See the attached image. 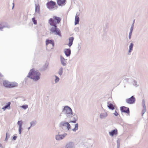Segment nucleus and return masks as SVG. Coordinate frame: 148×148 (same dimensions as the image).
<instances>
[{
	"mask_svg": "<svg viewBox=\"0 0 148 148\" xmlns=\"http://www.w3.org/2000/svg\"><path fill=\"white\" fill-rule=\"evenodd\" d=\"M61 20L60 18L56 16H53L52 18H51L49 20L48 23L51 26L50 29V34H54L60 37L61 36L60 31L57 26V24H59Z\"/></svg>",
	"mask_w": 148,
	"mask_h": 148,
	"instance_id": "obj_1",
	"label": "nucleus"
},
{
	"mask_svg": "<svg viewBox=\"0 0 148 148\" xmlns=\"http://www.w3.org/2000/svg\"><path fill=\"white\" fill-rule=\"evenodd\" d=\"M40 73L34 69H31L28 73L27 77L32 79L34 81L37 82L40 79Z\"/></svg>",
	"mask_w": 148,
	"mask_h": 148,
	"instance_id": "obj_2",
	"label": "nucleus"
},
{
	"mask_svg": "<svg viewBox=\"0 0 148 148\" xmlns=\"http://www.w3.org/2000/svg\"><path fill=\"white\" fill-rule=\"evenodd\" d=\"M62 112L68 118L72 117L73 115V112L71 108L68 106H66L64 108Z\"/></svg>",
	"mask_w": 148,
	"mask_h": 148,
	"instance_id": "obj_3",
	"label": "nucleus"
},
{
	"mask_svg": "<svg viewBox=\"0 0 148 148\" xmlns=\"http://www.w3.org/2000/svg\"><path fill=\"white\" fill-rule=\"evenodd\" d=\"M3 84L5 87L8 88H13L17 85V84L16 83L10 82L7 81H4Z\"/></svg>",
	"mask_w": 148,
	"mask_h": 148,
	"instance_id": "obj_4",
	"label": "nucleus"
},
{
	"mask_svg": "<svg viewBox=\"0 0 148 148\" xmlns=\"http://www.w3.org/2000/svg\"><path fill=\"white\" fill-rule=\"evenodd\" d=\"M60 127L62 128H66L68 131L71 129V126L70 125L68 122L65 121H62L60 123Z\"/></svg>",
	"mask_w": 148,
	"mask_h": 148,
	"instance_id": "obj_5",
	"label": "nucleus"
},
{
	"mask_svg": "<svg viewBox=\"0 0 148 148\" xmlns=\"http://www.w3.org/2000/svg\"><path fill=\"white\" fill-rule=\"evenodd\" d=\"M67 135V134L66 133L60 134V132H58V134L55 135V139L57 140L60 141L64 139Z\"/></svg>",
	"mask_w": 148,
	"mask_h": 148,
	"instance_id": "obj_6",
	"label": "nucleus"
},
{
	"mask_svg": "<svg viewBox=\"0 0 148 148\" xmlns=\"http://www.w3.org/2000/svg\"><path fill=\"white\" fill-rule=\"evenodd\" d=\"M56 4V3L55 2L52 1H51L47 3V6L48 9H52L54 8V6Z\"/></svg>",
	"mask_w": 148,
	"mask_h": 148,
	"instance_id": "obj_7",
	"label": "nucleus"
},
{
	"mask_svg": "<svg viewBox=\"0 0 148 148\" xmlns=\"http://www.w3.org/2000/svg\"><path fill=\"white\" fill-rule=\"evenodd\" d=\"M120 110L122 112L126 113L130 115V110L128 108L125 106H121L120 107Z\"/></svg>",
	"mask_w": 148,
	"mask_h": 148,
	"instance_id": "obj_8",
	"label": "nucleus"
},
{
	"mask_svg": "<svg viewBox=\"0 0 148 148\" xmlns=\"http://www.w3.org/2000/svg\"><path fill=\"white\" fill-rule=\"evenodd\" d=\"M135 99L134 96H132L130 98L126 100V103L128 104H132L135 103Z\"/></svg>",
	"mask_w": 148,
	"mask_h": 148,
	"instance_id": "obj_9",
	"label": "nucleus"
},
{
	"mask_svg": "<svg viewBox=\"0 0 148 148\" xmlns=\"http://www.w3.org/2000/svg\"><path fill=\"white\" fill-rule=\"evenodd\" d=\"M65 148H75V146L73 142H70L66 144Z\"/></svg>",
	"mask_w": 148,
	"mask_h": 148,
	"instance_id": "obj_10",
	"label": "nucleus"
},
{
	"mask_svg": "<svg viewBox=\"0 0 148 148\" xmlns=\"http://www.w3.org/2000/svg\"><path fill=\"white\" fill-rule=\"evenodd\" d=\"M108 114L106 112H101L100 114L99 117L101 119H105L108 116Z\"/></svg>",
	"mask_w": 148,
	"mask_h": 148,
	"instance_id": "obj_11",
	"label": "nucleus"
},
{
	"mask_svg": "<svg viewBox=\"0 0 148 148\" xmlns=\"http://www.w3.org/2000/svg\"><path fill=\"white\" fill-rule=\"evenodd\" d=\"M67 59H65L62 56H60V61L61 64L63 66H66L67 64Z\"/></svg>",
	"mask_w": 148,
	"mask_h": 148,
	"instance_id": "obj_12",
	"label": "nucleus"
},
{
	"mask_svg": "<svg viewBox=\"0 0 148 148\" xmlns=\"http://www.w3.org/2000/svg\"><path fill=\"white\" fill-rule=\"evenodd\" d=\"M142 103L143 107V109L142 111V115L143 116L146 111V107L145 104V101L144 100H143Z\"/></svg>",
	"mask_w": 148,
	"mask_h": 148,
	"instance_id": "obj_13",
	"label": "nucleus"
},
{
	"mask_svg": "<svg viewBox=\"0 0 148 148\" xmlns=\"http://www.w3.org/2000/svg\"><path fill=\"white\" fill-rule=\"evenodd\" d=\"M22 121H18L17 122V124L19 126L18 131L19 133L20 134L21 133V130L22 129Z\"/></svg>",
	"mask_w": 148,
	"mask_h": 148,
	"instance_id": "obj_14",
	"label": "nucleus"
},
{
	"mask_svg": "<svg viewBox=\"0 0 148 148\" xmlns=\"http://www.w3.org/2000/svg\"><path fill=\"white\" fill-rule=\"evenodd\" d=\"M64 53L67 57L69 56L71 53V51L70 49H66L64 50Z\"/></svg>",
	"mask_w": 148,
	"mask_h": 148,
	"instance_id": "obj_15",
	"label": "nucleus"
},
{
	"mask_svg": "<svg viewBox=\"0 0 148 148\" xmlns=\"http://www.w3.org/2000/svg\"><path fill=\"white\" fill-rule=\"evenodd\" d=\"M118 131L116 129L113 130L109 132V134L112 136H113L114 135H116Z\"/></svg>",
	"mask_w": 148,
	"mask_h": 148,
	"instance_id": "obj_16",
	"label": "nucleus"
},
{
	"mask_svg": "<svg viewBox=\"0 0 148 148\" xmlns=\"http://www.w3.org/2000/svg\"><path fill=\"white\" fill-rule=\"evenodd\" d=\"M46 46H47L49 44H51L52 45V47L51 49H52L54 47V40H46Z\"/></svg>",
	"mask_w": 148,
	"mask_h": 148,
	"instance_id": "obj_17",
	"label": "nucleus"
},
{
	"mask_svg": "<svg viewBox=\"0 0 148 148\" xmlns=\"http://www.w3.org/2000/svg\"><path fill=\"white\" fill-rule=\"evenodd\" d=\"M74 38L73 37H70L69 39V43L68 45L69 47H71L73 44V42L74 40Z\"/></svg>",
	"mask_w": 148,
	"mask_h": 148,
	"instance_id": "obj_18",
	"label": "nucleus"
},
{
	"mask_svg": "<svg viewBox=\"0 0 148 148\" xmlns=\"http://www.w3.org/2000/svg\"><path fill=\"white\" fill-rule=\"evenodd\" d=\"M77 13L76 14L75 17V25H76L78 24L79 23V18L78 16L79 14H77Z\"/></svg>",
	"mask_w": 148,
	"mask_h": 148,
	"instance_id": "obj_19",
	"label": "nucleus"
},
{
	"mask_svg": "<svg viewBox=\"0 0 148 148\" xmlns=\"http://www.w3.org/2000/svg\"><path fill=\"white\" fill-rule=\"evenodd\" d=\"M72 119L69 122L75 123L77 120V117L76 115H72Z\"/></svg>",
	"mask_w": 148,
	"mask_h": 148,
	"instance_id": "obj_20",
	"label": "nucleus"
},
{
	"mask_svg": "<svg viewBox=\"0 0 148 148\" xmlns=\"http://www.w3.org/2000/svg\"><path fill=\"white\" fill-rule=\"evenodd\" d=\"M66 0H58L57 3L59 5L61 6L62 5H64V4L65 3Z\"/></svg>",
	"mask_w": 148,
	"mask_h": 148,
	"instance_id": "obj_21",
	"label": "nucleus"
},
{
	"mask_svg": "<svg viewBox=\"0 0 148 148\" xmlns=\"http://www.w3.org/2000/svg\"><path fill=\"white\" fill-rule=\"evenodd\" d=\"M108 107L109 109L112 110H113L114 109V107L113 105L112 104L109 103V102H108Z\"/></svg>",
	"mask_w": 148,
	"mask_h": 148,
	"instance_id": "obj_22",
	"label": "nucleus"
},
{
	"mask_svg": "<svg viewBox=\"0 0 148 148\" xmlns=\"http://www.w3.org/2000/svg\"><path fill=\"white\" fill-rule=\"evenodd\" d=\"M133 46L134 44L132 43H131L130 45L129 46V49L128 51V53H131L132 51Z\"/></svg>",
	"mask_w": 148,
	"mask_h": 148,
	"instance_id": "obj_23",
	"label": "nucleus"
},
{
	"mask_svg": "<svg viewBox=\"0 0 148 148\" xmlns=\"http://www.w3.org/2000/svg\"><path fill=\"white\" fill-rule=\"evenodd\" d=\"M58 74L60 76H61L63 73V68L62 67H61L59 69L58 71Z\"/></svg>",
	"mask_w": 148,
	"mask_h": 148,
	"instance_id": "obj_24",
	"label": "nucleus"
},
{
	"mask_svg": "<svg viewBox=\"0 0 148 148\" xmlns=\"http://www.w3.org/2000/svg\"><path fill=\"white\" fill-rule=\"evenodd\" d=\"M35 12H38L39 11V6L38 4H35Z\"/></svg>",
	"mask_w": 148,
	"mask_h": 148,
	"instance_id": "obj_25",
	"label": "nucleus"
},
{
	"mask_svg": "<svg viewBox=\"0 0 148 148\" xmlns=\"http://www.w3.org/2000/svg\"><path fill=\"white\" fill-rule=\"evenodd\" d=\"M78 123H76L75 124V128L72 130L74 132H76L78 129Z\"/></svg>",
	"mask_w": 148,
	"mask_h": 148,
	"instance_id": "obj_26",
	"label": "nucleus"
},
{
	"mask_svg": "<svg viewBox=\"0 0 148 148\" xmlns=\"http://www.w3.org/2000/svg\"><path fill=\"white\" fill-rule=\"evenodd\" d=\"M4 23H2L1 24H0V30L1 31L2 30V29H3V28L5 27H8V28H9V27H8V26L7 25H3V26H2L3 25V24H4Z\"/></svg>",
	"mask_w": 148,
	"mask_h": 148,
	"instance_id": "obj_27",
	"label": "nucleus"
},
{
	"mask_svg": "<svg viewBox=\"0 0 148 148\" xmlns=\"http://www.w3.org/2000/svg\"><path fill=\"white\" fill-rule=\"evenodd\" d=\"M36 123V121H32L30 123L31 127L35 125Z\"/></svg>",
	"mask_w": 148,
	"mask_h": 148,
	"instance_id": "obj_28",
	"label": "nucleus"
},
{
	"mask_svg": "<svg viewBox=\"0 0 148 148\" xmlns=\"http://www.w3.org/2000/svg\"><path fill=\"white\" fill-rule=\"evenodd\" d=\"M55 77L56 79L55 80V83H58L60 79L56 75H55Z\"/></svg>",
	"mask_w": 148,
	"mask_h": 148,
	"instance_id": "obj_29",
	"label": "nucleus"
},
{
	"mask_svg": "<svg viewBox=\"0 0 148 148\" xmlns=\"http://www.w3.org/2000/svg\"><path fill=\"white\" fill-rule=\"evenodd\" d=\"M117 148H119L120 146V140L118 139L117 141Z\"/></svg>",
	"mask_w": 148,
	"mask_h": 148,
	"instance_id": "obj_30",
	"label": "nucleus"
},
{
	"mask_svg": "<svg viewBox=\"0 0 148 148\" xmlns=\"http://www.w3.org/2000/svg\"><path fill=\"white\" fill-rule=\"evenodd\" d=\"M133 85L135 86L136 87H137L138 86V85L137 84V82L136 81L134 80L133 83Z\"/></svg>",
	"mask_w": 148,
	"mask_h": 148,
	"instance_id": "obj_31",
	"label": "nucleus"
},
{
	"mask_svg": "<svg viewBox=\"0 0 148 148\" xmlns=\"http://www.w3.org/2000/svg\"><path fill=\"white\" fill-rule=\"evenodd\" d=\"M10 104L11 103L10 102H8L7 103V104L5 106V107L6 108H7L9 107H10Z\"/></svg>",
	"mask_w": 148,
	"mask_h": 148,
	"instance_id": "obj_32",
	"label": "nucleus"
},
{
	"mask_svg": "<svg viewBox=\"0 0 148 148\" xmlns=\"http://www.w3.org/2000/svg\"><path fill=\"white\" fill-rule=\"evenodd\" d=\"M21 107L25 110L28 107V106L27 105H24L21 106Z\"/></svg>",
	"mask_w": 148,
	"mask_h": 148,
	"instance_id": "obj_33",
	"label": "nucleus"
},
{
	"mask_svg": "<svg viewBox=\"0 0 148 148\" xmlns=\"http://www.w3.org/2000/svg\"><path fill=\"white\" fill-rule=\"evenodd\" d=\"M32 21L34 24L36 25L37 24V21L35 20V18L34 17L32 18Z\"/></svg>",
	"mask_w": 148,
	"mask_h": 148,
	"instance_id": "obj_34",
	"label": "nucleus"
},
{
	"mask_svg": "<svg viewBox=\"0 0 148 148\" xmlns=\"http://www.w3.org/2000/svg\"><path fill=\"white\" fill-rule=\"evenodd\" d=\"M132 32H130L128 38L129 39H130L131 38L132 34Z\"/></svg>",
	"mask_w": 148,
	"mask_h": 148,
	"instance_id": "obj_35",
	"label": "nucleus"
},
{
	"mask_svg": "<svg viewBox=\"0 0 148 148\" xmlns=\"http://www.w3.org/2000/svg\"><path fill=\"white\" fill-rule=\"evenodd\" d=\"M116 116H117L119 115L118 112L115 111L114 113H113Z\"/></svg>",
	"mask_w": 148,
	"mask_h": 148,
	"instance_id": "obj_36",
	"label": "nucleus"
},
{
	"mask_svg": "<svg viewBox=\"0 0 148 148\" xmlns=\"http://www.w3.org/2000/svg\"><path fill=\"white\" fill-rule=\"evenodd\" d=\"M134 27L133 26H131V27H130V32H133V29H134Z\"/></svg>",
	"mask_w": 148,
	"mask_h": 148,
	"instance_id": "obj_37",
	"label": "nucleus"
},
{
	"mask_svg": "<svg viewBox=\"0 0 148 148\" xmlns=\"http://www.w3.org/2000/svg\"><path fill=\"white\" fill-rule=\"evenodd\" d=\"M81 48V47L80 46V45L79 44H78V46L77 47V49L78 50V51H79Z\"/></svg>",
	"mask_w": 148,
	"mask_h": 148,
	"instance_id": "obj_38",
	"label": "nucleus"
},
{
	"mask_svg": "<svg viewBox=\"0 0 148 148\" xmlns=\"http://www.w3.org/2000/svg\"><path fill=\"white\" fill-rule=\"evenodd\" d=\"M8 133H6V137L5 139V141H7L8 140Z\"/></svg>",
	"mask_w": 148,
	"mask_h": 148,
	"instance_id": "obj_39",
	"label": "nucleus"
},
{
	"mask_svg": "<svg viewBox=\"0 0 148 148\" xmlns=\"http://www.w3.org/2000/svg\"><path fill=\"white\" fill-rule=\"evenodd\" d=\"M135 20L134 19L133 20V22L132 23V24L131 26L134 27V23H135Z\"/></svg>",
	"mask_w": 148,
	"mask_h": 148,
	"instance_id": "obj_40",
	"label": "nucleus"
},
{
	"mask_svg": "<svg viewBox=\"0 0 148 148\" xmlns=\"http://www.w3.org/2000/svg\"><path fill=\"white\" fill-rule=\"evenodd\" d=\"M16 138H17V137L16 136H14L13 137V139L14 140H15L16 139Z\"/></svg>",
	"mask_w": 148,
	"mask_h": 148,
	"instance_id": "obj_41",
	"label": "nucleus"
},
{
	"mask_svg": "<svg viewBox=\"0 0 148 148\" xmlns=\"http://www.w3.org/2000/svg\"><path fill=\"white\" fill-rule=\"evenodd\" d=\"M6 108L5 107V106L4 107H3L2 108V109L4 110V111H5L6 109Z\"/></svg>",
	"mask_w": 148,
	"mask_h": 148,
	"instance_id": "obj_42",
	"label": "nucleus"
},
{
	"mask_svg": "<svg viewBox=\"0 0 148 148\" xmlns=\"http://www.w3.org/2000/svg\"><path fill=\"white\" fill-rule=\"evenodd\" d=\"M0 148H3L2 145L1 143H0Z\"/></svg>",
	"mask_w": 148,
	"mask_h": 148,
	"instance_id": "obj_43",
	"label": "nucleus"
},
{
	"mask_svg": "<svg viewBox=\"0 0 148 148\" xmlns=\"http://www.w3.org/2000/svg\"><path fill=\"white\" fill-rule=\"evenodd\" d=\"M10 137V135L9 134H8V138H9Z\"/></svg>",
	"mask_w": 148,
	"mask_h": 148,
	"instance_id": "obj_44",
	"label": "nucleus"
},
{
	"mask_svg": "<svg viewBox=\"0 0 148 148\" xmlns=\"http://www.w3.org/2000/svg\"><path fill=\"white\" fill-rule=\"evenodd\" d=\"M0 76L1 77H3V75H2L0 73Z\"/></svg>",
	"mask_w": 148,
	"mask_h": 148,
	"instance_id": "obj_45",
	"label": "nucleus"
},
{
	"mask_svg": "<svg viewBox=\"0 0 148 148\" xmlns=\"http://www.w3.org/2000/svg\"><path fill=\"white\" fill-rule=\"evenodd\" d=\"M31 127V126H30L29 127H28V130H29L30 129Z\"/></svg>",
	"mask_w": 148,
	"mask_h": 148,
	"instance_id": "obj_46",
	"label": "nucleus"
},
{
	"mask_svg": "<svg viewBox=\"0 0 148 148\" xmlns=\"http://www.w3.org/2000/svg\"><path fill=\"white\" fill-rule=\"evenodd\" d=\"M75 29H77V30H78V28H75Z\"/></svg>",
	"mask_w": 148,
	"mask_h": 148,
	"instance_id": "obj_47",
	"label": "nucleus"
},
{
	"mask_svg": "<svg viewBox=\"0 0 148 148\" xmlns=\"http://www.w3.org/2000/svg\"><path fill=\"white\" fill-rule=\"evenodd\" d=\"M14 7V6L13 5V8Z\"/></svg>",
	"mask_w": 148,
	"mask_h": 148,
	"instance_id": "obj_48",
	"label": "nucleus"
}]
</instances>
